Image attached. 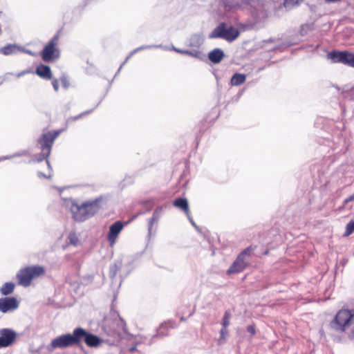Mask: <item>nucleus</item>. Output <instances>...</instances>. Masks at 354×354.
Instances as JSON below:
<instances>
[{
  "label": "nucleus",
  "instance_id": "2",
  "mask_svg": "<svg viewBox=\"0 0 354 354\" xmlns=\"http://www.w3.org/2000/svg\"><path fill=\"white\" fill-rule=\"evenodd\" d=\"M61 131H51L43 133L38 140L40 145L41 153L36 158L37 162L46 160V164L49 166V161L47 160L50 154L52 147L55 140L59 136Z\"/></svg>",
  "mask_w": 354,
  "mask_h": 354
},
{
  "label": "nucleus",
  "instance_id": "13",
  "mask_svg": "<svg viewBox=\"0 0 354 354\" xmlns=\"http://www.w3.org/2000/svg\"><path fill=\"white\" fill-rule=\"evenodd\" d=\"M18 306L19 303L15 297L0 298V310L3 313L15 310Z\"/></svg>",
  "mask_w": 354,
  "mask_h": 354
},
{
  "label": "nucleus",
  "instance_id": "9",
  "mask_svg": "<svg viewBox=\"0 0 354 354\" xmlns=\"http://www.w3.org/2000/svg\"><path fill=\"white\" fill-rule=\"evenodd\" d=\"M328 58L333 63H342L354 68V53L348 50H333L328 54Z\"/></svg>",
  "mask_w": 354,
  "mask_h": 354
},
{
  "label": "nucleus",
  "instance_id": "8",
  "mask_svg": "<svg viewBox=\"0 0 354 354\" xmlns=\"http://www.w3.org/2000/svg\"><path fill=\"white\" fill-rule=\"evenodd\" d=\"M82 334L78 332L77 328L74 329L73 334L68 333L57 337L51 341L50 349L64 348L73 345H79V337Z\"/></svg>",
  "mask_w": 354,
  "mask_h": 354
},
{
  "label": "nucleus",
  "instance_id": "10",
  "mask_svg": "<svg viewBox=\"0 0 354 354\" xmlns=\"http://www.w3.org/2000/svg\"><path fill=\"white\" fill-rule=\"evenodd\" d=\"M77 330L82 334L79 337V344L81 343L82 339L84 340L86 344L88 347H97L102 342V340L99 337L87 332L82 328H77Z\"/></svg>",
  "mask_w": 354,
  "mask_h": 354
},
{
  "label": "nucleus",
  "instance_id": "15",
  "mask_svg": "<svg viewBox=\"0 0 354 354\" xmlns=\"http://www.w3.org/2000/svg\"><path fill=\"white\" fill-rule=\"evenodd\" d=\"M223 57L224 53L220 48H215L211 52H209L208 54L209 59L214 64L219 63L223 59Z\"/></svg>",
  "mask_w": 354,
  "mask_h": 354
},
{
  "label": "nucleus",
  "instance_id": "20",
  "mask_svg": "<svg viewBox=\"0 0 354 354\" xmlns=\"http://www.w3.org/2000/svg\"><path fill=\"white\" fill-rule=\"evenodd\" d=\"M16 46L15 45L10 44L1 48L0 52L5 55H8L12 54Z\"/></svg>",
  "mask_w": 354,
  "mask_h": 354
},
{
  "label": "nucleus",
  "instance_id": "5",
  "mask_svg": "<svg viewBox=\"0 0 354 354\" xmlns=\"http://www.w3.org/2000/svg\"><path fill=\"white\" fill-rule=\"evenodd\" d=\"M59 37V33L57 32L48 41L40 52L41 57L44 62L52 63L60 57Z\"/></svg>",
  "mask_w": 354,
  "mask_h": 354
},
{
  "label": "nucleus",
  "instance_id": "14",
  "mask_svg": "<svg viewBox=\"0 0 354 354\" xmlns=\"http://www.w3.org/2000/svg\"><path fill=\"white\" fill-rule=\"evenodd\" d=\"M36 74L41 78L46 80L52 79V72L50 68L44 64H39L35 70Z\"/></svg>",
  "mask_w": 354,
  "mask_h": 354
},
{
  "label": "nucleus",
  "instance_id": "31",
  "mask_svg": "<svg viewBox=\"0 0 354 354\" xmlns=\"http://www.w3.org/2000/svg\"><path fill=\"white\" fill-rule=\"evenodd\" d=\"M30 73V71H23V72L20 73L18 75V76L19 77V76H21V75H24V74H26V73Z\"/></svg>",
  "mask_w": 354,
  "mask_h": 354
},
{
  "label": "nucleus",
  "instance_id": "16",
  "mask_svg": "<svg viewBox=\"0 0 354 354\" xmlns=\"http://www.w3.org/2000/svg\"><path fill=\"white\" fill-rule=\"evenodd\" d=\"M245 3L244 0L239 1V0H223V5L227 11L236 10L241 7L242 4Z\"/></svg>",
  "mask_w": 354,
  "mask_h": 354
},
{
  "label": "nucleus",
  "instance_id": "6",
  "mask_svg": "<svg viewBox=\"0 0 354 354\" xmlns=\"http://www.w3.org/2000/svg\"><path fill=\"white\" fill-rule=\"evenodd\" d=\"M100 209L96 202H88L82 205H73L71 211L73 217L75 221H84L95 215Z\"/></svg>",
  "mask_w": 354,
  "mask_h": 354
},
{
  "label": "nucleus",
  "instance_id": "22",
  "mask_svg": "<svg viewBox=\"0 0 354 354\" xmlns=\"http://www.w3.org/2000/svg\"><path fill=\"white\" fill-rule=\"evenodd\" d=\"M227 335V328L223 327L220 331V337L218 340V344H221L225 342Z\"/></svg>",
  "mask_w": 354,
  "mask_h": 354
},
{
  "label": "nucleus",
  "instance_id": "18",
  "mask_svg": "<svg viewBox=\"0 0 354 354\" xmlns=\"http://www.w3.org/2000/svg\"><path fill=\"white\" fill-rule=\"evenodd\" d=\"M246 75L242 73H235L231 78L232 86H239L245 82Z\"/></svg>",
  "mask_w": 354,
  "mask_h": 354
},
{
  "label": "nucleus",
  "instance_id": "32",
  "mask_svg": "<svg viewBox=\"0 0 354 354\" xmlns=\"http://www.w3.org/2000/svg\"><path fill=\"white\" fill-rule=\"evenodd\" d=\"M268 254V251H266V252H265V254Z\"/></svg>",
  "mask_w": 354,
  "mask_h": 354
},
{
  "label": "nucleus",
  "instance_id": "12",
  "mask_svg": "<svg viewBox=\"0 0 354 354\" xmlns=\"http://www.w3.org/2000/svg\"><path fill=\"white\" fill-rule=\"evenodd\" d=\"M123 227L124 224L120 221L115 222L110 226L109 232L107 234V240L111 246H113L115 244L118 237Z\"/></svg>",
  "mask_w": 354,
  "mask_h": 354
},
{
  "label": "nucleus",
  "instance_id": "24",
  "mask_svg": "<svg viewBox=\"0 0 354 354\" xmlns=\"http://www.w3.org/2000/svg\"><path fill=\"white\" fill-rule=\"evenodd\" d=\"M354 232V221H351L346 227L345 236H349Z\"/></svg>",
  "mask_w": 354,
  "mask_h": 354
},
{
  "label": "nucleus",
  "instance_id": "7",
  "mask_svg": "<svg viewBox=\"0 0 354 354\" xmlns=\"http://www.w3.org/2000/svg\"><path fill=\"white\" fill-rule=\"evenodd\" d=\"M239 35L240 32L238 29L232 26H227L225 23L222 22L209 35V38H221L228 42H232L236 40Z\"/></svg>",
  "mask_w": 354,
  "mask_h": 354
},
{
  "label": "nucleus",
  "instance_id": "21",
  "mask_svg": "<svg viewBox=\"0 0 354 354\" xmlns=\"http://www.w3.org/2000/svg\"><path fill=\"white\" fill-rule=\"evenodd\" d=\"M231 318V313L230 310H226L224 313V316L223 318L222 325L223 327L227 328V326L230 325V319Z\"/></svg>",
  "mask_w": 354,
  "mask_h": 354
},
{
  "label": "nucleus",
  "instance_id": "28",
  "mask_svg": "<svg viewBox=\"0 0 354 354\" xmlns=\"http://www.w3.org/2000/svg\"><path fill=\"white\" fill-rule=\"evenodd\" d=\"M59 80L57 79H53L52 80V85L54 88V90L57 92L59 91Z\"/></svg>",
  "mask_w": 354,
  "mask_h": 354
},
{
  "label": "nucleus",
  "instance_id": "30",
  "mask_svg": "<svg viewBox=\"0 0 354 354\" xmlns=\"http://www.w3.org/2000/svg\"><path fill=\"white\" fill-rule=\"evenodd\" d=\"M155 220H156L155 216H153V217L150 219V225H151V227L153 225V223L155 221Z\"/></svg>",
  "mask_w": 354,
  "mask_h": 354
},
{
  "label": "nucleus",
  "instance_id": "25",
  "mask_svg": "<svg viewBox=\"0 0 354 354\" xmlns=\"http://www.w3.org/2000/svg\"><path fill=\"white\" fill-rule=\"evenodd\" d=\"M59 81L64 88H68L70 86V82L68 78L66 75H63L62 76H61Z\"/></svg>",
  "mask_w": 354,
  "mask_h": 354
},
{
  "label": "nucleus",
  "instance_id": "19",
  "mask_svg": "<svg viewBox=\"0 0 354 354\" xmlns=\"http://www.w3.org/2000/svg\"><path fill=\"white\" fill-rule=\"evenodd\" d=\"M15 285L12 282H7L4 283L0 289V292L3 295H8L14 291Z\"/></svg>",
  "mask_w": 354,
  "mask_h": 354
},
{
  "label": "nucleus",
  "instance_id": "17",
  "mask_svg": "<svg viewBox=\"0 0 354 354\" xmlns=\"http://www.w3.org/2000/svg\"><path fill=\"white\" fill-rule=\"evenodd\" d=\"M174 205L182 209L187 216L189 214L188 201L186 198H178L174 201Z\"/></svg>",
  "mask_w": 354,
  "mask_h": 354
},
{
  "label": "nucleus",
  "instance_id": "29",
  "mask_svg": "<svg viewBox=\"0 0 354 354\" xmlns=\"http://www.w3.org/2000/svg\"><path fill=\"white\" fill-rule=\"evenodd\" d=\"M354 201V194L351 196H350L349 197L346 198L344 201V204L346 205L348 203L351 202V201Z\"/></svg>",
  "mask_w": 354,
  "mask_h": 354
},
{
  "label": "nucleus",
  "instance_id": "3",
  "mask_svg": "<svg viewBox=\"0 0 354 354\" xmlns=\"http://www.w3.org/2000/svg\"><path fill=\"white\" fill-rule=\"evenodd\" d=\"M45 268L41 266H27L19 270L17 274L19 285L28 287L32 281L37 277L44 275Z\"/></svg>",
  "mask_w": 354,
  "mask_h": 354
},
{
  "label": "nucleus",
  "instance_id": "27",
  "mask_svg": "<svg viewBox=\"0 0 354 354\" xmlns=\"http://www.w3.org/2000/svg\"><path fill=\"white\" fill-rule=\"evenodd\" d=\"M247 331L250 333L252 336L256 334V326L255 324H251L247 326Z\"/></svg>",
  "mask_w": 354,
  "mask_h": 354
},
{
  "label": "nucleus",
  "instance_id": "23",
  "mask_svg": "<svg viewBox=\"0 0 354 354\" xmlns=\"http://www.w3.org/2000/svg\"><path fill=\"white\" fill-rule=\"evenodd\" d=\"M68 240L71 244L77 245L79 243V239L75 232H71L68 235Z\"/></svg>",
  "mask_w": 354,
  "mask_h": 354
},
{
  "label": "nucleus",
  "instance_id": "1",
  "mask_svg": "<svg viewBox=\"0 0 354 354\" xmlns=\"http://www.w3.org/2000/svg\"><path fill=\"white\" fill-rule=\"evenodd\" d=\"M354 316L352 310L347 309L339 310L333 320L329 323V328L331 331L343 333L351 326Z\"/></svg>",
  "mask_w": 354,
  "mask_h": 354
},
{
  "label": "nucleus",
  "instance_id": "26",
  "mask_svg": "<svg viewBox=\"0 0 354 354\" xmlns=\"http://www.w3.org/2000/svg\"><path fill=\"white\" fill-rule=\"evenodd\" d=\"M302 0H285V7H292L298 5Z\"/></svg>",
  "mask_w": 354,
  "mask_h": 354
},
{
  "label": "nucleus",
  "instance_id": "11",
  "mask_svg": "<svg viewBox=\"0 0 354 354\" xmlns=\"http://www.w3.org/2000/svg\"><path fill=\"white\" fill-rule=\"evenodd\" d=\"M16 333L9 328L0 330V348L8 347L12 345L16 339Z\"/></svg>",
  "mask_w": 354,
  "mask_h": 354
},
{
  "label": "nucleus",
  "instance_id": "4",
  "mask_svg": "<svg viewBox=\"0 0 354 354\" xmlns=\"http://www.w3.org/2000/svg\"><path fill=\"white\" fill-rule=\"evenodd\" d=\"M256 245H250L245 248L236 258L234 261L227 269L226 273L228 275L243 272L249 265V259L252 252L256 250Z\"/></svg>",
  "mask_w": 354,
  "mask_h": 354
}]
</instances>
